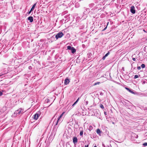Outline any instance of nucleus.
Returning <instances> with one entry per match:
<instances>
[{
  "label": "nucleus",
  "instance_id": "c756f323",
  "mask_svg": "<svg viewBox=\"0 0 147 147\" xmlns=\"http://www.w3.org/2000/svg\"><path fill=\"white\" fill-rule=\"evenodd\" d=\"M46 102H47V103H49V102L50 101V100L49 99H47L46 100Z\"/></svg>",
  "mask_w": 147,
  "mask_h": 147
},
{
  "label": "nucleus",
  "instance_id": "a18cd8bd",
  "mask_svg": "<svg viewBox=\"0 0 147 147\" xmlns=\"http://www.w3.org/2000/svg\"><path fill=\"white\" fill-rule=\"evenodd\" d=\"M132 60L134 61H136V59L134 58H132Z\"/></svg>",
  "mask_w": 147,
  "mask_h": 147
},
{
  "label": "nucleus",
  "instance_id": "5701e85b",
  "mask_svg": "<svg viewBox=\"0 0 147 147\" xmlns=\"http://www.w3.org/2000/svg\"><path fill=\"white\" fill-rule=\"evenodd\" d=\"M141 67H142V68H144L145 67V64H142L141 65Z\"/></svg>",
  "mask_w": 147,
  "mask_h": 147
},
{
  "label": "nucleus",
  "instance_id": "ea45409f",
  "mask_svg": "<svg viewBox=\"0 0 147 147\" xmlns=\"http://www.w3.org/2000/svg\"><path fill=\"white\" fill-rule=\"evenodd\" d=\"M100 95L101 96H102L103 94V92H100Z\"/></svg>",
  "mask_w": 147,
  "mask_h": 147
},
{
  "label": "nucleus",
  "instance_id": "4d7b16f0",
  "mask_svg": "<svg viewBox=\"0 0 147 147\" xmlns=\"http://www.w3.org/2000/svg\"><path fill=\"white\" fill-rule=\"evenodd\" d=\"M112 123H113V124H114V122H112Z\"/></svg>",
  "mask_w": 147,
  "mask_h": 147
},
{
  "label": "nucleus",
  "instance_id": "f257e3e1",
  "mask_svg": "<svg viewBox=\"0 0 147 147\" xmlns=\"http://www.w3.org/2000/svg\"><path fill=\"white\" fill-rule=\"evenodd\" d=\"M24 109L22 108H20L16 110L14 113L13 114V116L16 117L18 116L20 114H23L24 113Z\"/></svg>",
  "mask_w": 147,
  "mask_h": 147
},
{
  "label": "nucleus",
  "instance_id": "864d4df0",
  "mask_svg": "<svg viewBox=\"0 0 147 147\" xmlns=\"http://www.w3.org/2000/svg\"><path fill=\"white\" fill-rule=\"evenodd\" d=\"M0 92H4V91H3V90H2V91H0Z\"/></svg>",
  "mask_w": 147,
  "mask_h": 147
},
{
  "label": "nucleus",
  "instance_id": "4468645a",
  "mask_svg": "<svg viewBox=\"0 0 147 147\" xmlns=\"http://www.w3.org/2000/svg\"><path fill=\"white\" fill-rule=\"evenodd\" d=\"M97 135L96 133H94L91 136V138H96L97 137Z\"/></svg>",
  "mask_w": 147,
  "mask_h": 147
},
{
  "label": "nucleus",
  "instance_id": "9d476101",
  "mask_svg": "<svg viewBox=\"0 0 147 147\" xmlns=\"http://www.w3.org/2000/svg\"><path fill=\"white\" fill-rule=\"evenodd\" d=\"M121 102H122L123 105H124L126 103V102L127 103H130V102H129L127 100L124 99L123 100H121Z\"/></svg>",
  "mask_w": 147,
  "mask_h": 147
},
{
  "label": "nucleus",
  "instance_id": "6e6d98bb",
  "mask_svg": "<svg viewBox=\"0 0 147 147\" xmlns=\"http://www.w3.org/2000/svg\"><path fill=\"white\" fill-rule=\"evenodd\" d=\"M75 6L76 7H77V6L76 5H75Z\"/></svg>",
  "mask_w": 147,
  "mask_h": 147
},
{
  "label": "nucleus",
  "instance_id": "bb28decb",
  "mask_svg": "<svg viewBox=\"0 0 147 147\" xmlns=\"http://www.w3.org/2000/svg\"><path fill=\"white\" fill-rule=\"evenodd\" d=\"M66 145V147H67L68 145H69L70 146L69 142H67Z\"/></svg>",
  "mask_w": 147,
  "mask_h": 147
},
{
  "label": "nucleus",
  "instance_id": "a19ab883",
  "mask_svg": "<svg viewBox=\"0 0 147 147\" xmlns=\"http://www.w3.org/2000/svg\"><path fill=\"white\" fill-rule=\"evenodd\" d=\"M104 114H105V115H107V112H106V111H105L104 112Z\"/></svg>",
  "mask_w": 147,
  "mask_h": 147
},
{
  "label": "nucleus",
  "instance_id": "de8ad7c7",
  "mask_svg": "<svg viewBox=\"0 0 147 147\" xmlns=\"http://www.w3.org/2000/svg\"><path fill=\"white\" fill-rule=\"evenodd\" d=\"M138 135H136V138H138Z\"/></svg>",
  "mask_w": 147,
  "mask_h": 147
},
{
  "label": "nucleus",
  "instance_id": "aec40b11",
  "mask_svg": "<svg viewBox=\"0 0 147 147\" xmlns=\"http://www.w3.org/2000/svg\"><path fill=\"white\" fill-rule=\"evenodd\" d=\"M101 83L100 82H95L93 84V86H96L97 85H99Z\"/></svg>",
  "mask_w": 147,
  "mask_h": 147
},
{
  "label": "nucleus",
  "instance_id": "6e6552de",
  "mask_svg": "<svg viewBox=\"0 0 147 147\" xmlns=\"http://www.w3.org/2000/svg\"><path fill=\"white\" fill-rule=\"evenodd\" d=\"M130 11L131 12L132 14H134L135 13L136 10L135 9V7L134 6H132L131 7Z\"/></svg>",
  "mask_w": 147,
  "mask_h": 147
},
{
  "label": "nucleus",
  "instance_id": "e433bc0d",
  "mask_svg": "<svg viewBox=\"0 0 147 147\" xmlns=\"http://www.w3.org/2000/svg\"><path fill=\"white\" fill-rule=\"evenodd\" d=\"M107 25L106 26V27L104 28L102 30L103 31L105 30L107 28Z\"/></svg>",
  "mask_w": 147,
  "mask_h": 147
},
{
  "label": "nucleus",
  "instance_id": "4be33fe9",
  "mask_svg": "<svg viewBox=\"0 0 147 147\" xmlns=\"http://www.w3.org/2000/svg\"><path fill=\"white\" fill-rule=\"evenodd\" d=\"M125 88L126 89H127V90H128L129 91V92H133V91H131L129 88L125 87Z\"/></svg>",
  "mask_w": 147,
  "mask_h": 147
},
{
  "label": "nucleus",
  "instance_id": "052dcab7",
  "mask_svg": "<svg viewBox=\"0 0 147 147\" xmlns=\"http://www.w3.org/2000/svg\"><path fill=\"white\" fill-rule=\"evenodd\" d=\"M1 76V75H0V76Z\"/></svg>",
  "mask_w": 147,
  "mask_h": 147
},
{
  "label": "nucleus",
  "instance_id": "7ed1b4c3",
  "mask_svg": "<svg viewBox=\"0 0 147 147\" xmlns=\"http://www.w3.org/2000/svg\"><path fill=\"white\" fill-rule=\"evenodd\" d=\"M67 49L68 50H70L71 52L73 54L74 53L76 52V49L74 47H72L70 46H68L67 47Z\"/></svg>",
  "mask_w": 147,
  "mask_h": 147
},
{
  "label": "nucleus",
  "instance_id": "cd10ccee",
  "mask_svg": "<svg viewBox=\"0 0 147 147\" xmlns=\"http://www.w3.org/2000/svg\"><path fill=\"white\" fill-rule=\"evenodd\" d=\"M143 146H147V142H144L143 144Z\"/></svg>",
  "mask_w": 147,
  "mask_h": 147
},
{
  "label": "nucleus",
  "instance_id": "f03ea898",
  "mask_svg": "<svg viewBox=\"0 0 147 147\" xmlns=\"http://www.w3.org/2000/svg\"><path fill=\"white\" fill-rule=\"evenodd\" d=\"M41 114V113L40 111H39L37 112L33 117V119L35 120H37L40 116Z\"/></svg>",
  "mask_w": 147,
  "mask_h": 147
},
{
  "label": "nucleus",
  "instance_id": "20e7f679",
  "mask_svg": "<svg viewBox=\"0 0 147 147\" xmlns=\"http://www.w3.org/2000/svg\"><path fill=\"white\" fill-rule=\"evenodd\" d=\"M126 107L128 108V109H131L132 108V107H135L133 104L131 103H127L126 102V103L124 105Z\"/></svg>",
  "mask_w": 147,
  "mask_h": 147
},
{
  "label": "nucleus",
  "instance_id": "9b49d317",
  "mask_svg": "<svg viewBox=\"0 0 147 147\" xmlns=\"http://www.w3.org/2000/svg\"><path fill=\"white\" fill-rule=\"evenodd\" d=\"M28 20H29L30 22L31 23L33 21V18L31 16H29L28 18Z\"/></svg>",
  "mask_w": 147,
  "mask_h": 147
},
{
  "label": "nucleus",
  "instance_id": "58836bf2",
  "mask_svg": "<svg viewBox=\"0 0 147 147\" xmlns=\"http://www.w3.org/2000/svg\"><path fill=\"white\" fill-rule=\"evenodd\" d=\"M106 57L105 56H104L102 58V59L103 60H104L105 59Z\"/></svg>",
  "mask_w": 147,
  "mask_h": 147
},
{
  "label": "nucleus",
  "instance_id": "09e8293b",
  "mask_svg": "<svg viewBox=\"0 0 147 147\" xmlns=\"http://www.w3.org/2000/svg\"><path fill=\"white\" fill-rule=\"evenodd\" d=\"M102 146H103V147H105V145L103 144H102Z\"/></svg>",
  "mask_w": 147,
  "mask_h": 147
},
{
  "label": "nucleus",
  "instance_id": "f8f14e48",
  "mask_svg": "<svg viewBox=\"0 0 147 147\" xmlns=\"http://www.w3.org/2000/svg\"><path fill=\"white\" fill-rule=\"evenodd\" d=\"M60 120L59 119H57L56 121H55V125L54 126V129H55V128L57 129V124L58 123L59 121Z\"/></svg>",
  "mask_w": 147,
  "mask_h": 147
},
{
  "label": "nucleus",
  "instance_id": "f704fd0d",
  "mask_svg": "<svg viewBox=\"0 0 147 147\" xmlns=\"http://www.w3.org/2000/svg\"><path fill=\"white\" fill-rule=\"evenodd\" d=\"M88 101H86L85 102V105H87L88 104Z\"/></svg>",
  "mask_w": 147,
  "mask_h": 147
},
{
  "label": "nucleus",
  "instance_id": "412c9836",
  "mask_svg": "<svg viewBox=\"0 0 147 147\" xmlns=\"http://www.w3.org/2000/svg\"><path fill=\"white\" fill-rule=\"evenodd\" d=\"M83 131L81 130L80 133V136H82L83 135Z\"/></svg>",
  "mask_w": 147,
  "mask_h": 147
},
{
  "label": "nucleus",
  "instance_id": "1a4fd4ad",
  "mask_svg": "<svg viewBox=\"0 0 147 147\" xmlns=\"http://www.w3.org/2000/svg\"><path fill=\"white\" fill-rule=\"evenodd\" d=\"M70 82L68 78H66L65 80L64 83L65 85H67L69 84V83Z\"/></svg>",
  "mask_w": 147,
  "mask_h": 147
},
{
  "label": "nucleus",
  "instance_id": "7c9ffc66",
  "mask_svg": "<svg viewBox=\"0 0 147 147\" xmlns=\"http://www.w3.org/2000/svg\"><path fill=\"white\" fill-rule=\"evenodd\" d=\"M138 77V76L137 75H135L134 77V79H136Z\"/></svg>",
  "mask_w": 147,
  "mask_h": 147
},
{
  "label": "nucleus",
  "instance_id": "6ab92c4d",
  "mask_svg": "<svg viewBox=\"0 0 147 147\" xmlns=\"http://www.w3.org/2000/svg\"><path fill=\"white\" fill-rule=\"evenodd\" d=\"M142 83L143 84L147 83V80L145 79L142 80Z\"/></svg>",
  "mask_w": 147,
  "mask_h": 147
},
{
  "label": "nucleus",
  "instance_id": "423d86ee",
  "mask_svg": "<svg viewBox=\"0 0 147 147\" xmlns=\"http://www.w3.org/2000/svg\"><path fill=\"white\" fill-rule=\"evenodd\" d=\"M131 93L134 94L135 95H138L139 96H146L147 95L145 94L144 93L142 92H131Z\"/></svg>",
  "mask_w": 147,
  "mask_h": 147
},
{
  "label": "nucleus",
  "instance_id": "0eeeda50",
  "mask_svg": "<svg viewBox=\"0 0 147 147\" xmlns=\"http://www.w3.org/2000/svg\"><path fill=\"white\" fill-rule=\"evenodd\" d=\"M72 140L73 142L74 143L75 146H76L78 141V138L74 136L73 137Z\"/></svg>",
  "mask_w": 147,
  "mask_h": 147
},
{
  "label": "nucleus",
  "instance_id": "c85d7f7f",
  "mask_svg": "<svg viewBox=\"0 0 147 147\" xmlns=\"http://www.w3.org/2000/svg\"><path fill=\"white\" fill-rule=\"evenodd\" d=\"M143 109L144 110L146 111L147 112V107H144L143 108Z\"/></svg>",
  "mask_w": 147,
  "mask_h": 147
},
{
  "label": "nucleus",
  "instance_id": "79ce46f5",
  "mask_svg": "<svg viewBox=\"0 0 147 147\" xmlns=\"http://www.w3.org/2000/svg\"><path fill=\"white\" fill-rule=\"evenodd\" d=\"M32 11H31V10L30 9V10L28 11V14H30V13Z\"/></svg>",
  "mask_w": 147,
  "mask_h": 147
},
{
  "label": "nucleus",
  "instance_id": "72a5a7b5",
  "mask_svg": "<svg viewBox=\"0 0 147 147\" xmlns=\"http://www.w3.org/2000/svg\"><path fill=\"white\" fill-rule=\"evenodd\" d=\"M137 69L138 70H140L141 69V67L140 66H138L137 67Z\"/></svg>",
  "mask_w": 147,
  "mask_h": 147
},
{
  "label": "nucleus",
  "instance_id": "13d9d810",
  "mask_svg": "<svg viewBox=\"0 0 147 147\" xmlns=\"http://www.w3.org/2000/svg\"><path fill=\"white\" fill-rule=\"evenodd\" d=\"M89 108H88V109L89 110Z\"/></svg>",
  "mask_w": 147,
  "mask_h": 147
},
{
  "label": "nucleus",
  "instance_id": "39448f33",
  "mask_svg": "<svg viewBox=\"0 0 147 147\" xmlns=\"http://www.w3.org/2000/svg\"><path fill=\"white\" fill-rule=\"evenodd\" d=\"M64 35V34L61 32H58L56 35L55 38L57 39L61 38Z\"/></svg>",
  "mask_w": 147,
  "mask_h": 147
},
{
  "label": "nucleus",
  "instance_id": "b1692460",
  "mask_svg": "<svg viewBox=\"0 0 147 147\" xmlns=\"http://www.w3.org/2000/svg\"><path fill=\"white\" fill-rule=\"evenodd\" d=\"M100 108H101V109H102L104 108V107L103 105L102 104H101L100 105Z\"/></svg>",
  "mask_w": 147,
  "mask_h": 147
},
{
  "label": "nucleus",
  "instance_id": "c9c22d12",
  "mask_svg": "<svg viewBox=\"0 0 147 147\" xmlns=\"http://www.w3.org/2000/svg\"><path fill=\"white\" fill-rule=\"evenodd\" d=\"M96 9V7H94L92 9V10H95V9Z\"/></svg>",
  "mask_w": 147,
  "mask_h": 147
},
{
  "label": "nucleus",
  "instance_id": "393cba45",
  "mask_svg": "<svg viewBox=\"0 0 147 147\" xmlns=\"http://www.w3.org/2000/svg\"><path fill=\"white\" fill-rule=\"evenodd\" d=\"M110 54V52L109 51L105 55V56L106 57H107Z\"/></svg>",
  "mask_w": 147,
  "mask_h": 147
},
{
  "label": "nucleus",
  "instance_id": "dca6fc26",
  "mask_svg": "<svg viewBox=\"0 0 147 147\" xmlns=\"http://www.w3.org/2000/svg\"><path fill=\"white\" fill-rule=\"evenodd\" d=\"M65 112H63L60 115V116H59V117H58V119H59L60 120V119L62 117V116L63 115V114H64L65 113Z\"/></svg>",
  "mask_w": 147,
  "mask_h": 147
},
{
  "label": "nucleus",
  "instance_id": "c03bdc74",
  "mask_svg": "<svg viewBox=\"0 0 147 147\" xmlns=\"http://www.w3.org/2000/svg\"><path fill=\"white\" fill-rule=\"evenodd\" d=\"M3 94V92H0V96H1Z\"/></svg>",
  "mask_w": 147,
  "mask_h": 147
},
{
  "label": "nucleus",
  "instance_id": "37998d69",
  "mask_svg": "<svg viewBox=\"0 0 147 147\" xmlns=\"http://www.w3.org/2000/svg\"><path fill=\"white\" fill-rule=\"evenodd\" d=\"M89 144H87V145H85L84 146V147H88Z\"/></svg>",
  "mask_w": 147,
  "mask_h": 147
},
{
  "label": "nucleus",
  "instance_id": "a211bd4d",
  "mask_svg": "<svg viewBox=\"0 0 147 147\" xmlns=\"http://www.w3.org/2000/svg\"><path fill=\"white\" fill-rule=\"evenodd\" d=\"M95 5V4L94 3H91L89 5V7L90 8L93 7Z\"/></svg>",
  "mask_w": 147,
  "mask_h": 147
},
{
  "label": "nucleus",
  "instance_id": "603ef678",
  "mask_svg": "<svg viewBox=\"0 0 147 147\" xmlns=\"http://www.w3.org/2000/svg\"><path fill=\"white\" fill-rule=\"evenodd\" d=\"M109 23V22H108L107 23V26H108V25Z\"/></svg>",
  "mask_w": 147,
  "mask_h": 147
},
{
  "label": "nucleus",
  "instance_id": "680f3d73",
  "mask_svg": "<svg viewBox=\"0 0 147 147\" xmlns=\"http://www.w3.org/2000/svg\"><path fill=\"white\" fill-rule=\"evenodd\" d=\"M108 147H109V146H108Z\"/></svg>",
  "mask_w": 147,
  "mask_h": 147
},
{
  "label": "nucleus",
  "instance_id": "f3484780",
  "mask_svg": "<svg viewBox=\"0 0 147 147\" xmlns=\"http://www.w3.org/2000/svg\"><path fill=\"white\" fill-rule=\"evenodd\" d=\"M36 3H35L32 5V7L30 9L31 10V11H33V10L35 8V7L36 5Z\"/></svg>",
  "mask_w": 147,
  "mask_h": 147
},
{
  "label": "nucleus",
  "instance_id": "2f4dec72",
  "mask_svg": "<svg viewBox=\"0 0 147 147\" xmlns=\"http://www.w3.org/2000/svg\"><path fill=\"white\" fill-rule=\"evenodd\" d=\"M28 68L30 70H31L32 69V67L31 66H30L28 67Z\"/></svg>",
  "mask_w": 147,
  "mask_h": 147
},
{
  "label": "nucleus",
  "instance_id": "5fc2aeb1",
  "mask_svg": "<svg viewBox=\"0 0 147 147\" xmlns=\"http://www.w3.org/2000/svg\"><path fill=\"white\" fill-rule=\"evenodd\" d=\"M93 147H97V146L96 145H95Z\"/></svg>",
  "mask_w": 147,
  "mask_h": 147
},
{
  "label": "nucleus",
  "instance_id": "8fccbe9b",
  "mask_svg": "<svg viewBox=\"0 0 147 147\" xmlns=\"http://www.w3.org/2000/svg\"><path fill=\"white\" fill-rule=\"evenodd\" d=\"M122 68L123 70L124 71V68L123 67Z\"/></svg>",
  "mask_w": 147,
  "mask_h": 147
},
{
  "label": "nucleus",
  "instance_id": "473e14b6",
  "mask_svg": "<svg viewBox=\"0 0 147 147\" xmlns=\"http://www.w3.org/2000/svg\"><path fill=\"white\" fill-rule=\"evenodd\" d=\"M77 103V102H76L75 101L72 105V106L74 107L75 105Z\"/></svg>",
  "mask_w": 147,
  "mask_h": 147
},
{
  "label": "nucleus",
  "instance_id": "2eb2a0df",
  "mask_svg": "<svg viewBox=\"0 0 147 147\" xmlns=\"http://www.w3.org/2000/svg\"><path fill=\"white\" fill-rule=\"evenodd\" d=\"M84 25L83 24H81L80 25L79 28L80 29H83L84 28Z\"/></svg>",
  "mask_w": 147,
  "mask_h": 147
},
{
  "label": "nucleus",
  "instance_id": "3c124183",
  "mask_svg": "<svg viewBox=\"0 0 147 147\" xmlns=\"http://www.w3.org/2000/svg\"><path fill=\"white\" fill-rule=\"evenodd\" d=\"M51 136H50V137H49V139H50V138H51Z\"/></svg>",
  "mask_w": 147,
  "mask_h": 147
},
{
  "label": "nucleus",
  "instance_id": "bf43d9fd",
  "mask_svg": "<svg viewBox=\"0 0 147 147\" xmlns=\"http://www.w3.org/2000/svg\"><path fill=\"white\" fill-rule=\"evenodd\" d=\"M146 40H147V38L146 39Z\"/></svg>",
  "mask_w": 147,
  "mask_h": 147
},
{
  "label": "nucleus",
  "instance_id": "49530a36",
  "mask_svg": "<svg viewBox=\"0 0 147 147\" xmlns=\"http://www.w3.org/2000/svg\"><path fill=\"white\" fill-rule=\"evenodd\" d=\"M86 11H87L88 12H89V9H86Z\"/></svg>",
  "mask_w": 147,
  "mask_h": 147
},
{
  "label": "nucleus",
  "instance_id": "4c0bfd02",
  "mask_svg": "<svg viewBox=\"0 0 147 147\" xmlns=\"http://www.w3.org/2000/svg\"><path fill=\"white\" fill-rule=\"evenodd\" d=\"M82 47L83 48H84L85 47V45L84 44L82 45Z\"/></svg>",
  "mask_w": 147,
  "mask_h": 147
},
{
  "label": "nucleus",
  "instance_id": "ddd939ff",
  "mask_svg": "<svg viewBox=\"0 0 147 147\" xmlns=\"http://www.w3.org/2000/svg\"><path fill=\"white\" fill-rule=\"evenodd\" d=\"M102 132V131L99 129H96V133L99 136H101V133Z\"/></svg>",
  "mask_w": 147,
  "mask_h": 147
},
{
  "label": "nucleus",
  "instance_id": "a878e982",
  "mask_svg": "<svg viewBox=\"0 0 147 147\" xmlns=\"http://www.w3.org/2000/svg\"><path fill=\"white\" fill-rule=\"evenodd\" d=\"M82 95L81 96H82ZM81 96L80 97H79L78 98V99H77L76 100V102L77 103V102H78V101H79V99H80V98H81Z\"/></svg>",
  "mask_w": 147,
  "mask_h": 147
}]
</instances>
